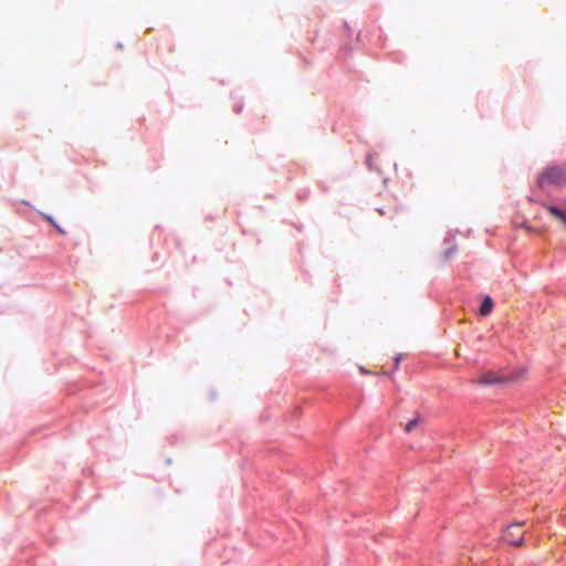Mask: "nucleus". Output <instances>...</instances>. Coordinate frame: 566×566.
Masks as SVG:
<instances>
[{"label":"nucleus","instance_id":"1","mask_svg":"<svg viewBox=\"0 0 566 566\" xmlns=\"http://www.w3.org/2000/svg\"><path fill=\"white\" fill-rule=\"evenodd\" d=\"M566 185V165L547 167L538 177L537 186L545 189L547 186L562 187Z\"/></svg>","mask_w":566,"mask_h":566},{"label":"nucleus","instance_id":"2","mask_svg":"<svg viewBox=\"0 0 566 566\" xmlns=\"http://www.w3.org/2000/svg\"><path fill=\"white\" fill-rule=\"evenodd\" d=\"M504 539L512 545L521 546L523 543V533L521 532V524H512L507 527Z\"/></svg>","mask_w":566,"mask_h":566},{"label":"nucleus","instance_id":"3","mask_svg":"<svg viewBox=\"0 0 566 566\" xmlns=\"http://www.w3.org/2000/svg\"><path fill=\"white\" fill-rule=\"evenodd\" d=\"M505 376L497 375L494 371H485L480 377V382L483 385H496L507 381Z\"/></svg>","mask_w":566,"mask_h":566},{"label":"nucleus","instance_id":"4","mask_svg":"<svg viewBox=\"0 0 566 566\" xmlns=\"http://www.w3.org/2000/svg\"><path fill=\"white\" fill-rule=\"evenodd\" d=\"M492 308H493V301L490 296H485L482 302H481V305H480V314L482 316H486L489 315L491 312H492Z\"/></svg>","mask_w":566,"mask_h":566},{"label":"nucleus","instance_id":"5","mask_svg":"<svg viewBox=\"0 0 566 566\" xmlns=\"http://www.w3.org/2000/svg\"><path fill=\"white\" fill-rule=\"evenodd\" d=\"M549 211L554 217L562 220L566 224V210H564L557 206H551Z\"/></svg>","mask_w":566,"mask_h":566},{"label":"nucleus","instance_id":"6","mask_svg":"<svg viewBox=\"0 0 566 566\" xmlns=\"http://www.w3.org/2000/svg\"><path fill=\"white\" fill-rule=\"evenodd\" d=\"M420 422V416H417L415 417L413 419H411L405 427V430L407 432H410L411 430H413L418 423Z\"/></svg>","mask_w":566,"mask_h":566},{"label":"nucleus","instance_id":"7","mask_svg":"<svg viewBox=\"0 0 566 566\" xmlns=\"http://www.w3.org/2000/svg\"><path fill=\"white\" fill-rule=\"evenodd\" d=\"M43 218H44L48 222H50L52 226H54V224H55V222H54V220H53V218H52L51 216H49V214H43Z\"/></svg>","mask_w":566,"mask_h":566},{"label":"nucleus","instance_id":"8","mask_svg":"<svg viewBox=\"0 0 566 566\" xmlns=\"http://www.w3.org/2000/svg\"><path fill=\"white\" fill-rule=\"evenodd\" d=\"M400 359H401L400 355L395 358V367L396 368L398 367Z\"/></svg>","mask_w":566,"mask_h":566},{"label":"nucleus","instance_id":"9","mask_svg":"<svg viewBox=\"0 0 566 566\" xmlns=\"http://www.w3.org/2000/svg\"><path fill=\"white\" fill-rule=\"evenodd\" d=\"M60 233H64L61 227H59L56 223L53 226Z\"/></svg>","mask_w":566,"mask_h":566},{"label":"nucleus","instance_id":"10","mask_svg":"<svg viewBox=\"0 0 566 566\" xmlns=\"http://www.w3.org/2000/svg\"><path fill=\"white\" fill-rule=\"evenodd\" d=\"M367 165H368L369 167H371V156H370V155L367 157Z\"/></svg>","mask_w":566,"mask_h":566},{"label":"nucleus","instance_id":"11","mask_svg":"<svg viewBox=\"0 0 566 566\" xmlns=\"http://www.w3.org/2000/svg\"><path fill=\"white\" fill-rule=\"evenodd\" d=\"M450 254H451V250H448V251L446 252V256L448 258Z\"/></svg>","mask_w":566,"mask_h":566}]
</instances>
